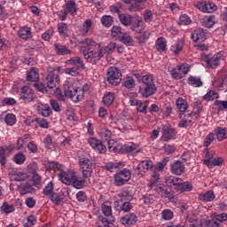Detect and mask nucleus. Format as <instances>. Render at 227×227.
Returning <instances> with one entry per match:
<instances>
[{"instance_id":"nucleus-12","label":"nucleus","mask_w":227,"mask_h":227,"mask_svg":"<svg viewBox=\"0 0 227 227\" xmlns=\"http://www.w3.org/2000/svg\"><path fill=\"white\" fill-rule=\"evenodd\" d=\"M197 8L204 13H214L217 10V5L212 2H200L197 4Z\"/></svg>"},{"instance_id":"nucleus-57","label":"nucleus","mask_w":227,"mask_h":227,"mask_svg":"<svg viewBox=\"0 0 227 227\" xmlns=\"http://www.w3.org/2000/svg\"><path fill=\"white\" fill-rule=\"evenodd\" d=\"M81 44L82 45V47H87V49H91V47H95V45H97V43H95L91 38H86L81 42Z\"/></svg>"},{"instance_id":"nucleus-61","label":"nucleus","mask_w":227,"mask_h":227,"mask_svg":"<svg viewBox=\"0 0 227 227\" xmlns=\"http://www.w3.org/2000/svg\"><path fill=\"white\" fill-rule=\"evenodd\" d=\"M123 33H121V27L114 26L112 28V36L114 38L119 39L120 36H121Z\"/></svg>"},{"instance_id":"nucleus-46","label":"nucleus","mask_w":227,"mask_h":227,"mask_svg":"<svg viewBox=\"0 0 227 227\" xmlns=\"http://www.w3.org/2000/svg\"><path fill=\"white\" fill-rule=\"evenodd\" d=\"M4 121L7 125H15L17 123V117L13 114H7L4 118Z\"/></svg>"},{"instance_id":"nucleus-26","label":"nucleus","mask_w":227,"mask_h":227,"mask_svg":"<svg viewBox=\"0 0 227 227\" xmlns=\"http://www.w3.org/2000/svg\"><path fill=\"white\" fill-rule=\"evenodd\" d=\"M192 189V184L189 182H183L182 179L179 181L176 191H179L180 192H189Z\"/></svg>"},{"instance_id":"nucleus-49","label":"nucleus","mask_w":227,"mask_h":227,"mask_svg":"<svg viewBox=\"0 0 227 227\" xmlns=\"http://www.w3.org/2000/svg\"><path fill=\"white\" fill-rule=\"evenodd\" d=\"M6 152H8V146L0 148V163L2 166L6 164Z\"/></svg>"},{"instance_id":"nucleus-11","label":"nucleus","mask_w":227,"mask_h":227,"mask_svg":"<svg viewBox=\"0 0 227 227\" xmlns=\"http://www.w3.org/2000/svg\"><path fill=\"white\" fill-rule=\"evenodd\" d=\"M186 74H189V67L184 65L177 66L170 71L173 79H176V81L182 79Z\"/></svg>"},{"instance_id":"nucleus-52","label":"nucleus","mask_w":227,"mask_h":227,"mask_svg":"<svg viewBox=\"0 0 227 227\" xmlns=\"http://www.w3.org/2000/svg\"><path fill=\"white\" fill-rule=\"evenodd\" d=\"M216 98H219V94L215 92V90H209L205 96L204 100H215Z\"/></svg>"},{"instance_id":"nucleus-28","label":"nucleus","mask_w":227,"mask_h":227,"mask_svg":"<svg viewBox=\"0 0 227 227\" xmlns=\"http://www.w3.org/2000/svg\"><path fill=\"white\" fill-rule=\"evenodd\" d=\"M199 200L200 201H205L206 203L208 201H214V200H215V195L214 194V191H207L205 193H200L199 195Z\"/></svg>"},{"instance_id":"nucleus-19","label":"nucleus","mask_w":227,"mask_h":227,"mask_svg":"<svg viewBox=\"0 0 227 227\" xmlns=\"http://www.w3.org/2000/svg\"><path fill=\"white\" fill-rule=\"evenodd\" d=\"M46 84L50 90L56 88V86L59 84V76L53 73H50L46 77Z\"/></svg>"},{"instance_id":"nucleus-60","label":"nucleus","mask_w":227,"mask_h":227,"mask_svg":"<svg viewBox=\"0 0 227 227\" xmlns=\"http://www.w3.org/2000/svg\"><path fill=\"white\" fill-rule=\"evenodd\" d=\"M28 178L27 173L16 172L14 174L15 182H24Z\"/></svg>"},{"instance_id":"nucleus-51","label":"nucleus","mask_w":227,"mask_h":227,"mask_svg":"<svg viewBox=\"0 0 227 227\" xmlns=\"http://www.w3.org/2000/svg\"><path fill=\"white\" fill-rule=\"evenodd\" d=\"M36 224V216L31 215L24 221L25 227H31Z\"/></svg>"},{"instance_id":"nucleus-38","label":"nucleus","mask_w":227,"mask_h":227,"mask_svg":"<svg viewBox=\"0 0 227 227\" xmlns=\"http://www.w3.org/2000/svg\"><path fill=\"white\" fill-rule=\"evenodd\" d=\"M155 48L160 52H164L167 50L166 41L164 40L163 37H160V38L157 39L156 43H155Z\"/></svg>"},{"instance_id":"nucleus-37","label":"nucleus","mask_w":227,"mask_h":227,"mask_svg":"<svg viewBox=\"0 0 227 227\" xmlns=\"http://www.w3.org/2000/svg\"><path fill=\"white\" fill-rule=\"evenodd\" d=\"M182 49H184V41L179 40L176 44L171 46L170 51L174 52V54L178 55L182 52Z\"/></svg>"},{"instance_id":"nucleus-16","label":"nucleus","mask_w":227,"mask_h":227,"mask_svg":"<svg viewBox=\"0 0 227 227\" xmlns=\"http://www.w3.org/2000/svg\"><path fill=\"white\" fill-rule=\"evenodd\" d=\"M59 177L62 184H66V185H70V184H72V182H74V179L75 178V174L74 172H65L63 170H60Z\"/></svg>"},{"instance_id":"nucleus-17","label":"nucleus","mask_w":227,"mask_h":227,"mask_svg":"<svg viewBox=\"0 0 227 227\" xmlns=\"http://www.w3.org/2000/svg\"><path fill=\"white\" fill-rule=\"evenodd\" d=\"M191 38L193 42H205L207 40V35L205 34V31H203V28H196L191 35Z\"/></svg>"},{"instance_id":"nucleus-9","label":"nucleus","mask_w":227,"mask_h":227,"mask_svg":"<svg viewBox=\"0 0 227 227\" xmlns=\"http://www.w3.org/2000/svg\"><path fill=\"white\" fill-rule=\"evenodd\" d=\"M201 61H205L207 68H217L221 65V59L217 56L210 57L205 53L200 56Z\"/></svg>"},{"instance_id":"nucleus-33","label":"nucleus","mask_w":227,"mask_h":227,"mask_svg":"<svg viewBox=\"0 0 227 227\" xmlns=\"http://www.w3.org/2000/svg\"><path fill=\"white\" fill-rule=\"evenodd\" d=\"M65 10L68 12L73 17H75V15H77V5L75 4L74 1H70L66 4Z\"/></svg>"},{"instance_id":"nucleus-40","label":"nucleus","mask_w":227,"mask_h":227,"mask_svg":"<svg viewBox=\"0 0 227 227\" xmlns=\"http://www.w3.org/2000/svg\"><path fill=\"white\" fill-rule=\"evenodd\" d=\"M145 8V4H138L137 2H134L133 4H130L128 6V10L129 12H141V10H143Z\"/></svg>"},{"instance_id":"nucleus-23","label":"nucleus","mask_w":227,"mask_h":227,"mask_svg":"<svg viewBox=\"0 0 227 227\" xmlns=\"http://www.w3.org/2000/svg\"><path fill=\"white\" fill-rule=\"evenodd\" d=\"M18 35L21 40H30L33 38V34L31 33V27H21L18 31Z\"/></svg>"},{"instance_id":"nucleus-59","label":"nucleus","mask_w":227,"mask_h":227,"mask_svg":"<svg viewBox=\"0 0 227 227\" xmlns=\"http://www.w3.org/2000/svg\"><path fill=\"white\" fill-rule=\"evenodd\" d=\"M191 22H192L191 20V18L189 16H187L186 14H184L182 16H180L179 18V26H189V24H191Z\"/></svg>"},{"instance_id":"nucleus-55","label":"nucleus","mask_w":227,"mask_h":227,"mask_svg":"<svg viewBox=\"0 0 227 227\" xmlns=\"http://www.w3.org/2000/svg\"><path fill=\"white\" fill-rule=\"evenodd\" d=\"M80 67H67L64 70L65 74L71 75L72 77H75V75H79Z\"/></svg>"},{"instance_id":"nucleus-8","label":"nucleus","mask_w":227,"mask_h":227,"mask_svg":"<svg viewBox=\"0 0 227 227\" xmlns=\"http://www.w3.org/2000/svg\"><path fill=\"white\" fill-rule=\"evenodd\" d=\"M131 173L130 170L124 168L123 170L118 172L114 176L115 185L121 186L125 185L127 182L130 180Z\"/></svg>"},{"instance_id":"nucleus-58","label":"nucleus","mask_w":227,"mask_h":227,"mask_svg":"<svg viewBox=\"0 0 227 227\" xmlns=\"http://www.w3.org/2000/svg\"><path fill=\"white\" fill-rule=\"evenodd\" d=\"M58 29L61 36H67V33L68 32V26L66 23H59Z\"/></svg>"},{"instance_id":"nucleus-2","label":"nucleus","mask_w":227,"mask_h":227,"mask_svg":"<svg viewBox=\"0 0 227 227\" xmlns=\"http://www.w3.org/2000/svg\"><path fill=\"white\" fill-rule=\"evenodd\" d=\"M157 91V86L153 78L150 75H144L142 77V85L139 87V93L143 98H148L152 95H155Z\"/></svg>"},{"instance_id":"nucleus-64","label":"nucleus","mask_w":227,"mask_h":227,"mask_svg":"<svg viewBox=\"0 0 227 227\" xmlns=\"http://www.w3.org/2000/svg\"><path fill=\"white\" fill-rule=\"evenodd\" d=\"M51 201L54 203V205H59L61 201H63V198H61L58 193H51L50 197Z\"/></svg>"},{"instance_id":"nucleus-34","label":"nucleus","mask_w":227,"mask_h":227,"mask_svg":"<svg viewBox=\"0 0 227 227\" xmlns=\"http://www.w3.org/2000/svg\"><path fill=\"white\" fill-rule=\"evenodd\" d=\"M21 194H33L35 192V188L29 184H20L19 186Z\"/></svg>"},{"instance_id":"nucleus-6","label":"nucleus","mask_w":227,"mask_h":227,"mask_svg":"<svg viewBox=\"0 0 227 227\" xmlns=\"http://www.w3.org/2000/svg\"><path fill=\"white\" fill-rule=\"evenodd\" d=\"M106 81L113 86H118L121 82V71L116 67H112L107 69Z\"/></svg>"},{"instance_id":"nucleus-24","label":"nucleus","mask_w":227,"mask_h":227,"mask_svg":"<svg viewBox=\"0 0 227 227\" xmlns=\"http://www.w3.org/2000/svg\"><path fill=\"white\" fill-rule=\"evenodd\" d=\"M36 110L38 114H41V116H43L44 118H49V116L52 114V110L49 105L41 104L37 106Z\"/></svg>"},{"instance_id":"nucleus-15","label":"nucleus","mask_w":227,"mask_h":227,"mask_svg":"<svg viewBox=\"0 0 227 227\" xmlns=\"http://www.w3.org/2000/svg\"><path fill=\"white\" fill-rule=\"evenodd\" d=\"M218 79L213 82V86L215 88H224L227 82V72L221 70L217 74Z\"/></svg>"},{"instance_id":"nucleus-47","label":"nucleus","mask_w":227,"mask_h":227,"mask_svg":"<svg viewBox=\"0 0 227 227\" xmlns=\"http://www.w3.org/2000/svg\"><path fill=\"white\" fill-rule=\"evenodd\" d=\"M116 43H110L107 46H106L103 50V56L105 54H113L114 52V49H116Z\"/></svg>"},{"instance_id":"nucleus-35","label":"nucleus","mask_w":227,"mask_h":227,"mask_svg":"<svg viewBox=\"0 0 227 227\" xmlns=\"http://www.w3.org/2000/svg\"><path fill=\"white\" fill-rule=\"evenodd\" d=\"M176 107L180 113H185L187 111V101L182 98L176 99Z\"/></svg>"},{"instance_id":"nucleus-3","label":"nucleus","mask_w":227,"mask_h":227,"mask_svg":"<svg viewBox=\"0 0 227 227\" xmlns=\"http://www.w3.org/2000/svg\"><path fill=\"white\" fill-rule=\"evenodd\" d=\"M119 20L122 26H130L131 31L141 33L139 29V24L143 22L141 17L137 15L132 16L130 14H119Z\"/></svg>"},{"instance_id":"nucleus-1","label":"nucleus","mask_w":227,"mask_h":227,"mask_svg":"<svg viewBox=\"0 0 227 227\" xmlns=\"http://www.w3.org/2000/svg\"><path fill=\"white\" fill-rule=\"evenodd\" d=\"M79 165L82 169V180L77 179V176H74L72 183L73 187L75 189H82L86 184V178H90L93 173V169L91 168V161L87 158H81L79 160Z\"/></svg>"},{"instance_id":"nucleus-10","label":"nucleus","mask_w":227,"mask_h":227,"mask_svg":"<svg viewBox=\"0 0 227 227\" xmlns=\"http://www.w3.org/2000/svg\"><path fill=\"white\" fill-rule=\"evenodd\" d=\"M20 98L24 100L25 104H29V102H33L36 98V96H35V91L31 88L24 86L21 88Z\"/></svg>"},{"instance_id":"nucleus-21","label":"nucleus","mask_w":227,"mask_h":227,"mask_svg":"<svg viewBox=\"0 0 227 227\" xmlns=\"http://www.w3.org/2000/svg\"><path fill=\"white\" fill-rule=\"evenodd\" d=\"M53 47L58 56H68V54H72V51L68 49L67 45H63L61 43H55Z\"/></svg>"},{"instance_id":"nucleus-13","label":"nucleus","mask_w":227,"mask_h":227,"mask_svg":"<svg viewBox=\"0 0 227 227\" xmlns=\"http://www.w3.org/2000/svg\"><path fill=\"white\" fill-rule=\"evenodd\" d=\"M162 137L164 141H171V139H175V136H176V132H175V129L171 127L169 124H166L162 127Z\"/></svg>"},{"instance_id":"nucleus-39","label":"nucleus","mask_w":227,"mask_h":227,"mask_svg":"<svg viewBox=\"0 0 227 227\" xmlns=\"http://www.w3.org/2000/svg\"><path fill=\"white\" fill-rule=\"evenodd\" d=\"M124 152H127L128 153L130 152H135V153H139L140 150L137 149V145L134 143H129L123 145Z\"/></svg>"},{"instance_id":"nucleus-20","label":"nucleus","mask_w":227,"mask_h":227,"mask_svg":"<svg viewBox=\"0 0 227 227\" xmlns=\"http://www.w3.org/2000/svg\"><path fill=\"white\" fill-rule=\"evenodd\" d=\"M121 223L124 226H132L133 224L137 223V216L134 213L126 215L121 218Z\"/></svg>"},{"instance_id":"nucleus-5","label":"nucleus","mask_w":227,"mask_h":227,"mask_svg":"<svg viewBox=\"0 0 227 227\" xmlns=\"http://www.w3.org/2000/svg\"><path fill=\"white\" fill-rule=\"evenodd\" d=\"M83 57L91 65H97V61H99L101 58H104V50L101 48L98 51L88 48L82 51Z\"/></svg>"},{"instance_id":"nucleus-29","label":"nucleus","mask_w":227,"mask_h":227,"mask_svg":"<svg viewBox=\"0 0 227 227\" xmlns=\"http://www.w3.org/2000/svg\"><path fill=\"white\" fill-rule=\"evenodd\" d=\"M118 40L119 42H121L124 45H127L128 47H129L130 45H132V43H134V40L132 39V36H130V35L127 33H122V35L119 36Z\"/></svg>"},{"instance_id":"nucleus-4","label":"nucleus","mask_w":227,"mask_h":227,"mask_svg":"<svg viewBox=\"0 0 227 227\" xmlns=\"http://www.w3.org/2000/svg\"><path fill=\"white\" fill-rule=\"evenodd\" d=\"M90 91V85L85 84L82 87H76L73 90L68 89L64 91L65 97L70 98L72 102H81L84 98V94Z\"/></svg>"},{"instance_id":"nucleus-36","label":"nucleus","mask_w":227,"mask_h":227,"mask_svg":"<svg viewBox=\"0 0 227 227\" xmlns=\"http://www.w3.org/2000/svg\"><path fill=\"white\" fill-rule=\"evenodd\" d=\"M152 168H153V162H152V160H142L137 167V169L138 171H141V169L148 171V169H152Z\"/></svg>"},{"instance_id":"nucleus-30","label":"nucleus","mask_w":227,"mask_h":227,"mask_svg":"<svg viewBox=\"0 0 227 227\" xmlns=\"http://www.w3.org/2000/svg\"><path fill=\"white\" fill-rule=\"evenodd\" d=\"M139 30L140 32L138 33V35L137 36V40L138 43H145L148 38H150V33L146 31H143V27H141V25H139Z\"/></svg>"},{"instance_id":"nucleus-45","label":"nucleus","mask_w":227,"mask_h":227,"mask_svg":"<svg viewBox=\"0 0 227 227\" xmlns=\"http://www.w3.org/2000/svg\"><path fill=\"white\" fill-rule=\"evenodd\" d=\"M216 137L218 141H223V139H226L227 137V130L226 129L218 128L215 129Z\"/></svg>"},{"instance_id":"nucleus-48","label":"nucleus","mask_w":227,"mask_h":227,"mask_svg":"<svg viewBox=\"0 0 227 227\" xmlns=\"http://www.w3.org/2000/svg\"><path fill=\"white\" fill-rule=\"evenodd\" d=\"M113 22L114 20L111 16L105 15L101 18V24H103L105 27H111V26H113Z\"/></svg>"},{"instance_id":"nucleus-27","label":"nucleus","mask_w":227,"mask_h":227,"mask_svg":"<svg viewBox=\"0 0 227 227\" xmlns=\"http://www.w3.org/2000/svg\"><path fill=\"white\" fill-rule=\"evenodd\" d=\"M179 182H181V179L173 176H169L165 178V184H167L168 187H172L176 191V187H178Z\"/></svg>"},{"instance_id":"nucleus-42","label":"nucleus","mask_w":227,"mask_h":227,"mask_svg":"<svg viewBox=\"0 0 227 227\" xmlns=\"http://www.w3.org/2000/svg\"><path fill=\"white\" fill-rule=\"evenodd\" d=\"M113 102H114V93L108 92L105 94L103 97V104H105V106H111Z\"/></svg>"},{"instance_id":"nucleus-18","label":"nucleus","mask_w":227,"mask_h":227,"mask_svg":"<svg viewBox=\"0 0 227 227\" xmlns=\"http://www.w3.org/2000/svg\"><path fill=\"white\" fill-rule=\"evenodd\" d=\"M227 221V214L222 213L220 215H216L211 221H209V226L211 227H221V224Z\"/></svg>"},{"instance_id":"nucleus-44","label":"nucleus","mask_w":227,"mask_h":227,"mask_svg":"<svg viewBox=\"0 0 227 227\" xmlns=\"http://www.w3.org/2000/svg\"><path fill=\"white\" fill-rule=\"evenodd\" d=\"M189 84L191 86H194L195 88H200V86H203V82H201V79L196 77V76H190L188 78Z\"/></svg>"},{"instance_id":"nucleus-54","label":"nucleus","mask_w":227,"mask_h":227,"mask_svg":"<svg viewBox=\"0 0 227 227\" xmlns=\"http://www.w3.org/2000/svg\"><path fill=\"white\" fill-rule=\"evenodd\" d=\"M43 193L45 196H51L52 193H54V184L52 182H50L43 190Z\"/></svg>"},{"instance_id":"nucleus-14","label":"nucleus","mask_w":227,"mask_h":227,"mask_svg":"<svg viewBox=\"0 0 227 227\" xmlns=\"http://www.w3.org/2000/svg\"><path fill=\"white\" fill-rule=\"evenodd\" d=\"M88 142L91 146V148H93L99 153H106L107 148L106 147V145H104V144L99 139L90 137L89 138Z\"/></svg>"},{"instance_id":"nucleus-43","label":"nucleus","mask_w":227,"mask_h":227,"mask_svg":"<svg viewBox=\"0 0 227 227\" xmlns=\"http://www.w3.org/2000/svg\"><path fill=\"white\" fill-rule=\"evenodd\" d=\"M171 158L166 157L161 161L157 162L155 165V169H157V171H162L164 168L168 166V162H169Z\"/></svg>"},{"instance_id":"nucleus-32","label":"nucleus","mask_w":227,"mask_h":227,"mask_svg":"<svg viewBox=\"0 0 227 227\" xmlns=\"http://www.w3.org/2000/svg\"><path fill=\"white\" fill-rule=\"evenodd\" d=\"M68 65H72L76 68H84V62L79 57L71 58L67 60Z\"/></svg>"},{"instance_id":"nucleus-22","label":"nucleus","mask_w":227,"mask_h":227,"mask_svg":"<svg viewBox=\"0 0 227 227\" xmlns=\"http://www.w3.org/2000/svg\"><path fill=\"white\" fill-rule=\"evenodd\" d=\"M170 171L173 175H182L185 171V166L182 164V161L176 160L171 163Z\"/></svg>"},{"instance_id":"nucleus-50","label":"nucleus","mask_w":227,"mask_h":227,"mask_svg":"<svg viewBox=\"0 0 227 227\" xmlns=\"http://www.w3.org/2000/svg\"><path fill=\"white\" fill-rule=\"evenodd\" d=\"M1 210L4 212V214H12V212H15V207L13 205H8V202H4Z\"/></svg>"},{"instance_id":"nucleus-7","label":"nucleus","mask_w":227,"mask_h":227,"mask_svg":"<svg viewBox=\"0 0 227 227\" xmlns=\"http://www.w3.org/2000/svg\"><path fill=\"white\" fill-rule=\"evenodd\" d=\"M155 192L160 196V198H167L169 201L175 200V192L171 191V188L164 184L156 185L154 187Z\"/></svg>"},{"instance_id":"nucleus-62","label":"nucleus","mask_w":227,"mask_h":227,"mask_svg":"<svg viewBox=\"0 0 227 227\" xmlns=\"http://www.w3.org/2000/svg\"><path fill=\"white\" fill-rule=\"evenodd\" d=\"M145 205H152L155 201V196L152 194H145L142 198Z\"/></svg>"},{"instance_id":"nucleus-56","label":"nucleus","mask_w":227,"mask_h":227,"mask_svg":"<svg viewBox=\"0 0 227 227\" xmlns=\"http://www.w3.org/2000/svg\"><path fill=\"white\" fill-rule=\"evenodd\" d=\"M101 208L104 215L106 217H111V215H113V207L111 206H107V204L104 203L102 204Z\"/></svg>"},{"instance_id":"nucleus-63","label":"nucleus","mask_w":227,"mask_h":227,"mask_svg":"<svg viewBox=\"0 0 227 227\" xmlns=\"http://www.w3.org/2000/svg\"><path fill=\"white\" fill-rule=\"evenodd\" d=\"M187 221L189 223H192L190 227H200V224H198V218L194 215H189L186 217Z\"/></svg>"},{"instance_id":"nucleus-31","label":"nucleus","mask_w":227,"mask_h":227,"mask_svg":"<svg viewBox=\"0 0 227 227\" xmlns=\"http://www.w3.org/2000/svg\"><path fill=\"white\" fill-rule=\"evenodd\" d=\"M215 24V16L210 15V16H206L202 21V26L204 27H214V25Z\"/></svg>"},{"instance_id":"nucleus-53","label":"nucleus","mask_w":227,"mask_h":227,"mask_svg":"<svg viewBox=\"0 0 227 227\" xmlns=\"http://www.w3.org/2000/svg\"><path fill=\"white\" fill-rule=\"evenodd\" d=\"M52 169L54 171H56V169L61 171V165L58 162L51 161L46 166V171H52Z\"/></svg>"},{"instance_id":"nucleus-25","label":"nucleus","mask_w":227,"mask_h":227,"mask_svg":"<svg viewBox=\"0 0 227 227\" xmlns=\"http://www.w3.org/2000/svg\"><path fill=\"white\" fill-rule=\"evenodd\" d=\"M38 79H40L38 69H36V67H31L27 74V81H29L30 82H36Z\"/></svg>"},{"instance_id":"nucleus-41","label":"nucleus","mask_w":227,"mask_h":227,"mask_svg":"<svg viewBox=\"0 0 227 227\" xmlns=\"http://www.w3.org/2000/svg\"><path fill=\"white\" fill-rule=\"evenodd\" d=\"M122 86L128 90H132L136 86V81L132 76H129L123 81Z\"/></svg>"}]
</instances>
